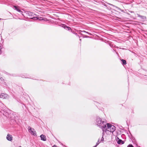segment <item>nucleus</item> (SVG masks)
<instances>
[{"label":"nucleus","instance_id":"nucleus-4","mask_svg":"<svg viewBox=\"0 0 147 147\" xmlns=\"http://www.w3.org/2000/svg\"><path fill=\"white\" fill-rule=\"evenodd\" d=\"M0 97L3 99H7L8 98L9 96L6 94L3 93L0 95Z\"/></svg>","mask_w":147,"mask_h":147},{"label":"nucleus","instance_id":"nucleus-13","mask_svg":"<svg viewBox=\"0 0 147 147\" xmlns=\"http://www.w3.org/2000/svg\"><path fill=\"white\" fill-rule=\"evenodd\" d=\"M99 140H98V142L96 143V145L95 146H93V147H96L99 144Z\"/></svg>","mask_w":147,"mask_h":147},{"label":"nucleus","instance_id":"nucleus-3","mask_svg":"<svg viewBox=\"0 0 147 147\" xmlns=\"http://www.w3.org/2000/svg\"><path fill=\"white\" fill-rule=\"evenodd\" d=\"M28 131L31 134L34 136H36V132L35 130L33 128H32L30 126L28 127Z\"/></svg>","mask_w":147,"mask_h":147},{"label":"nucleus","instance_id":"nucleus-7","mask_svg":"<svg viewBox=\"0 0 147 147\" xmlns=\"http://www.w3.org/2000/svg\"><path fill=\"white\" fill-rule=\"evenodd\" d=\"M41 139L44 141H45L46 140V136L43 134H42L40 136Z\"/></svg>","mask_w":147,"mask_h":147},{"label":"nucleus","instance_id":"nucleus-5","mask_svg":"<svg viewBox=\"0 0 147 147\" xmlns=\"http://www.w3.org/2000/svg\"><path fill=\"white\" fill-rule=\"evenodd\" d=\"M7 139L9 141H11L12 140V137L11 135L8 134L6 137Z\"/></svg>","mask_w":147,"mask_h":147},{"label":"nucleus","instance_id":"nucleus-14","mask_svg":"<svg viewBox=\"0 0 147 147\" xmlns=\"http://www.w3.org/2000/svg\"><path fill=\"white\" fill-rule=\"evenodd\" d=\"M127 147H134V146L132 145L129 144L127 146Z\"/></svg>","mask_w":147,"mask_h":147},{"label":"nucleus","instance_id":"nucleus-15","mask_svg":"<svg viewBox=\"0 0 147 147\" xmlns=\"http://www.w3.org/2000/svg\"><path fill=\"white\" fill-rule=\"evenodd\" d=\"M33 19H34V20H37V19H39L37 17H34V18H32Z\"/></svg>","mask_w":147,"mask_h":147},{"label":"nucleus","instance_id":"nucleus-10","mask_svg":"<svg viewBox=\"0 0 147 147\" xmlns=\"http://www.w3.org/2000/svg\"><path fill=\"white\" fill-rule=\"evenodd\" d=\"M138 17H140L141 18H142V19H146V17L145 16H142L140 15H139Z\"/></svg>","mask_w":147,"mask_h":147},{"label":"nucleus","instance_id":"nucleus-19","mask_svg":"<svg viewBox=\"0 0 147 147\" xmlns=\"http://www.w3.org/2000/svg\"><path fill=\"white\" fill-rule=\"evenodd\" d=\"M80 41L81 40V39H80Z\"/></svg>","mask_w":147,"mask_h":147},{"label":"nucleus","instance_id":"nucleus-6","mask_svg":"<svg viewBox=\"0 0 147 147\" xmlns=\"http://www.w3.org/2000/svg\"><path fill=\"white\" fill-rule=\"evenodd\" d=\"M14 8H15V9L18 12H20L22 14V13L23 12L21 11V10L19 9V7L18 6H13Z\"/></svg>","mask_w":147,"mask_h":147},{"label":"nucleus","instance_id":"nucleus-17","mask_svg":"<svg viewBox=\"0 0 147 147\" xmlns=\"http://www.w3.org/2000/svg\"><path fill=\"white\" fill-rule=\"evenodd\" d=\"M52 147H57V146L55 145H54Z\"/></svg>","mask_w":147,"mask_h":147},{"label":"nucleus","instance_id":"nucleus-20","mask_svg":"<svg viewBox=\"0 0 147 147\" xmlns=\"http://www.w3.org/2000/svg\"><path fill=\"white\" fill-rule=\"evenodd\" d=\"M18 147H21V146H19Z\"/></svg>","mask_w":147,"mask_h":147},{"label":"nucleus","instance_id":"nucleus-2","mask_svg":"<svg viewBox=\"0 0 147 147\" xmlns=\"http://www.w3.org/2000/svg\"><path fill=\"white\" fill-rule=\"evenodd\" d=\"M96 122L97 124L102 129L105 126V124H106V121L104 119L102 120L101 118L99 117H97Z\"/></svg>","mask_w":147,"mask_h":147},{"label":"nucleus","instance_id":"nucleus-12","mask_svg":"<svg viewBox=\"0 0 147 147\" xmlns=\"http://www.w3.org/2000/svg\"><path fill=\"white\" fill-rule=\"evenodd\" d=\"M27 14H28V15L29 16H31L32 13L31 12H28L27 13Z\"/></svg>","mask_w":147,"mask_h":147},{"label":"nucleus","instance_id":"nucleus-1","mask_svg":"<svg viewBox=\"0 0 147 147\" xmlns=\"http://www.w3.org/2000/svg\"><path fill=\"white\" fill-rule=\"evenodd\" d=\"M115 130V127L109 123H106L105 124V127L104 126L103 128H102L103 133H104V131L106 132L107 131L113 132Z\"/></svg>","mask_w":147,"mask_h":147},{"label":"nucleus","instance_id":"nucleus-21","mask_svg":"<svg viewBox=\"0 0 147 147\" xmlns=\"http://www.w3.org/2000/svg\"><path fill=\"white\" fill-rule=\"evenodd\" d=\"M1 20V18H0V20Z\"/></svg>","mask_w":147,"mask_h":147},{"label":"nucleus","instance_id":"nucleus-9","mask_svg":"<svg viewBox=\"0 0 147 147\" xmlns=\"http://www.w3.org/2000/svg\"><path fill=\"white\" fill-rule=\"evenodd\" d=\"M118 139V140L117 142V143L118 144H124V141L122 140H121V139H120L119 138Z\"/></svg>","mask_w":147,"mask_h":147},{"label":"nucleus","instance_id":"nucleus-11","mask_svg":"<svg viewBox=\"0 0 147 147\" xmlns=\"http://www.w3.org/2000/svg\"><path fill=\"white\" fill-rule=\"evenodd\" d=\"M121 61H122L123 64L125 65L126 64V62L125 60L124 59H122Z\"/></svg>","mask_w":147,"mask_h":147},{"label":"nucleus","instance_id":"nucleus-18","mask_svg":"<svg viewBox=\"0 0 147 147\" xmlns=\"http://www.w3.org/2000/svg\"><path fill=\"white\" fill-rule=\"evenodd\" d=\"M103 139H104V138L102 137V138L101 139V140H103Z\"/></svg>","mask_w":147,"mask_h":147},{"label":"nucleus","instance_id":"nucleus-8","mask_svg":"<svg viewBox=\"0 0 147 147\" xmlns=\"http://www.w3.org/2000/svg\"><path fill=\"white\" fill-rule=\"evenodd\" d=\"M61 26L65 29H67L68 30H70L71 29V28L70 27L67 26L65 24H62L61 25Z\"/></svg>","mask_w":147,"mask_h":147},{"label":"nucleus","instance_id":"nucleus-16","mask_svg":"<svg viewBox=\"0 0 147 147\" xmlns=\"http://www.w3.org/2000/svg\"><path fill=\"white\" fill-rule=\"evenodd\" d=\"M42 18H40V19H39V20H45L44 19H42Z\"/></svg>","mask_w":147,"mask_h":147}]
</instances>
